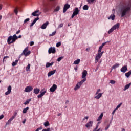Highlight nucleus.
I'll return each instance as SVG.
<instances>
[{
	"label": "nucleus",
	"mask_w": 131,
	"mask_h": 131,
	"mask_svg": "<svg viewBox=\"0 0 131 131\" xmlns=\"http://www.w3.org/2000/svg\"><path fill=\"white\" fill-rule=\"evenodd\" d=\"M97 62H99V59H97V58H95V63H97Z\"/></svg>",
	"instance_id": "69168bd1"
},
{
	"label": "nucleus",
	"mask_w": 131,
	"mask_h": 131,
	"mask_svg": "<svg viewBox=\"0 0 131 131\" xmlns=\"http://www.w3.org/2000/svg\"><path fill=\"white\" fill-rule=\"evenodd\" d=\"M32 90H33V88L32 87V86H27L25 89L24 92L25 93H30V92H31Z\"/></svg>",
	"instance_id": "423d86ee"
},
{
	"label": "nucleus",
	"mask_w": 131,
	"mask_h": 131,
	"mask_svg": "<svg viewBox=\"0 0 131 131\" xmlns=\"http://www.w3.org/2000/svg\"><path fill=\"white\" fill-rule=\"evenodd\" d=\"M55 73H56V70L51 71L48 73V77H50L52 76V75H54V74H55Z\"/></svg>",
	"instance_id": "2eb2a0df"
},
{
	"label": "nucleus",
	"mask_w": 131,
	"mask_h": 131,
	"mask_svg": "<svg viewBox=\"0 0 131 131\" xmlns=\"http://www.w3.org/2000/svg\"><path fill=\"white\" fill-rule=\"evenodd\" d=\"M85 81H86V79H83L81 81L78 82V84L81 86V85H82L83 83L85 82Z\"/></svg>",
	"instance_id": "393cba45"
},
{
	"label": "nucleus",
	"mask_w": 131,
	"mask_h": 131,
	"mask_svg": "<svg viewBox=\"0 0 131 131\" xmlns=\"http://www.w3.org/2000/svg\"><path fill=\"white\" fill-rule=\"evenodd\" d=\"M30 66H31V65L30 64V63H29L26 67V71H29L30 69Z\"/></svg>",
	"instance_id": "e433bc0d"
},
{
	"label": "nucleus",
	"mask_w": 131,
	"mask_h": 131,
	"mask_svg": "<svg viewBox=\"0 0 131 131\" xmlns=\"http://www.w3.org/2000/svg\"><path fill=\"white\" fill-rule=\"evenodd\" d=\"M109 127H110V124H108V125H107V126H106V127H105V130H107L109 128Z\"/></svg>",
	"instance_id": "864d4df0"
},
{
	"label": "nucleus",
	"mask_w": 131,
	"mask_h": 131,
	"mask_svg": "<svg viewBox=\"0 0 131 131\" xmlns=\"http://www.w3.org/2000/svg\"><path fill=\"white\" fill-rule=\"evenodd\" d=\"M84 119H89V116L85 117L84 119H83V120H84Z\"/></svg>",
	"instance_id": "0e129e2a"
},
{
	"label": "nucleus",
	"mask_w": 131,
	"mask_h": 131,
	"mask_svg": "<svg viewBox=\"0 0 131 131\" xmlns=\"http://www.w3.org/2000/svg\"><path fill=\"white\" fill-rule=\"evenodd\" d=\"M79 12H80V10H79L78 8L76 7V8H75L73 14L71 16L72 19H73V18H74L75 16L78 15V14H79Z\"/></svg>",
	"instance_id": "39448f33"
},
{
	"label": "nucleus",
	"mask_w": 131,
	"mask_h": 131,
	"mask_svg": "<svg viewBox=\"0 0 131 131\" xmlns=\"http://www.w3.org/2000/svg\"><path fill=\"white\" fill-rule=\"evenodd\" d=\"M31 101V98H30L29 99H27L26 102L24 103V105H27L28 104H29V102H30Z\"/></svg>",
	"instance_id": "f704fd0d"
},
{
	"label": "nucleus",
	"mask_w": 131,
	"mask_h": 131,
	"mask_svg": "<svg viewBox=\"0 0 131 131\" xmlns=\"http://www.w3.org/2000/svg\"><path fill=\"white\" fill-rule=\"evenodd\" d=\"M120 25V24L119 23H117L116 25H115L112 28H111V29H110L109 30V31H108V34H110V33H112V32H113V31H114V30H115L116 29H118V28H119V26Z\"/></svg>",
	"instance_id": "7ed1b4c3"
},
{
	"label": "nucleus",
	"mask_w": 131,
	"mask_h": 131,
	"mask_svg": "<svg viewBox=\"0 0 131 131\" xmlns=\"http://www.w3.org/2000/svg\"><path fill=\"white\" fill-rule=\"evenodd\" d=\"M40 14H41V12H39V10H36L32 13V16H34V17H38L39 16H40Z\"/></svg>",
	"instance_id": "6e6552de"
},
{
	"label": "nucleus",
	"mask_w": 131,
	"mask_h": 131,
	"mask_svg": "<svg viewBox=\"0 0 131 131\" xmlns=\"http://www.w3.org/2000/svg\"><path fill=\"white\" fill-rule=\"evenodd\" d=\"M14 13L16 14V15H18V9L17 8L14 9Z\"/></svg>",
	"instance_id": "09e8293b"
},
{
	"label": "nucleus",
	"mask_w": 131,
	"mask_h": 131,
	"mask_svg": "<svg viewBox=\"0 0 131 131\" xmlns=\"http://www.w3.org/2000/svg\"><path fill=\"white\" fill-rule=\"evenodd\" d=\"M121 105H122V103H120L119 105L117 106L116 109L117 110V109H118L119 108H120V107L121 106Z\"/></svg>",
	"instance_id": "79ce46f5"
},
{
	"label": "nucleus",
	"mask_w": 131,
	"mask_h": 131,
	"mask_svg": "<svg viewBox=\"0 0 131 131\" xmlns=\"http://www.w3.org/2000/svg\"><path fill=\"white\" fill-rule=\"evenodd\" d=\"M48 25H49V21H46L41 26L40 28H41V29H46Z\"/></svg>",
	"instance_id": "dca6fc26"
},
{
	"label": "nucleus",
	"mask_w": 131,
	"mask_h": 131,
	"mask_svg": "<svg viewBox=\"0 0 131 131\" xmlns=\"http://www.w3.org/2000/svg\"><path fill=\"white\" fill-rule=\"evenodd\" d=\"M103 95V93H99L96 96H95V99H96L97 100H99L101 97H102Z\"/></svg>",
	"instance_id": "412c9836"
},
{
	"label": "nucleus",
	"mask_w": 131,
	"mask_h": 131,
	"mask_svg": "<svg viewBox=\"0 0 131 131\" xmlns=\"http://www.w3.org/2000/svg\"><path fill=\"white\" fill-rule=\"evenodd\" d=\"M63 24H59V25L58 26V28H62V27L63 26Z\"/></svg>",
	"instance_id": "bf43d9fd"
},
{
	"label": "nucleus",
	"mask_w": 131,
	"mask_h": 131,
	"mask_svg": "<svg viewBox=\"0 0 131 131\" xmlns=\"http://www.w3.org/2000/svg\"><path fill=\"white\" fill-rule=\"evenodd\" d=\"M69 8H70V5L68 3L66 4L63 7V13H66V11L68 9H69Z\"/></svg>",
	"instance_id": "9d476101"
},
{
	"label": "nucleus",
	"mask_w": 131,
	"mask_h": 131,
	"mask_svg": "<svg viewBox=\"0 0 131 131\" xmlns=\"http://www.w3.org/2000/svg\"><path fill=\"white\" fill-rule=\"evenodd\" d=\"M53 65H54V62H53L51 63L47 62L46 63V68H49V67H50V66H53Z\"/></svg>",
	"instance_id": "5701e85b"
},
{
	"label": "nucleus",
	"mask_w": 131,
	"mask_h": 131,
	"mask_svg": "<svg viewBox=\"0 0 131 131\" xmlns=\"http://www.w3.org/2000/svg\"><path fill=\"white\" fill-rule=\"evenodd\" d=\"M116 110H117L116 108L113 110V111L112 112V115H114V113H115Z\"/></svg>",
	"instance_id": "13d9d810"
},
{
	"label": "nucleus",
	"mask_w": 131,
	"mask_h": 131,
	"mask_svg": "<svg viewBox=\"0 0 131 131\" xmlns=\"http://www.w3.org/2000/svg\"><path fill=\"white\" fill-rule=\"evenodd\" d=\"M94 124V121H89L88 123H86L85 125L86 127L88 129H90L92 126H93V124Z\"/></svg>",
	"instance_id": "0eeeda50"
},
{
	"label": "nucleus",
	"mask_w": 131,
	"mask_h": 131,
	"mask_svg": "<svg viewBox=\"0 0 131 131\" xmlns=\"http://www.w3.org/2000/svg\"><path fill=\"white\" fill-rule=\"evenodd\" d=\"M101 57H102V54H100V52H98V54L96 55L95 59H96V60H100Z\"/></svg>",
	"instance_id": "aec40b11"
},
{
	"label": "nucleus",
	"mask_w": 131,
	"mask_h": 131,
	"mask_svg": "<svg viewBox=\"0 0 131 131\" xmlns=\"http://www.w3.org/2000/svg\"><path fill=\"white\" fill-rule=\"evenodd\" d=\"M49 54H55L56 53V48L50 47L48 50Z\"/></svg>",
	"instance_id": "1a4fd4ad"
},
{
	"label": "nucleus",
	"mask_w": 131,
	"mask_h": 131,
	"mask_svg": "<svg viewBox=\"0 0 131 131\" xmlns=\"http://www.w3.org/2000/svg\"><path fill=\"white\" fill-rule=\"evenodd\" d=\"M4 118V115H2L1 116H0V120L1 119H3Z\"/></svg>",
	"instance_id": "e2e57ef3"
},
{
	"label": "nucleus",
	"mask_w": 131,
	"mask_h": 131,
	"mask_svg": "<svg viewBox=\"0 0 131 131\" xmlns=\"http://www.w3.org/2000/svg\"><path fill=\"white\" fill-rule=\"evenodd\" d=\"M14 120V119L10 118L9 120L6 122V125H9V124H11V122Z\"/></svg>",
	"instance_id": "a878e982"
},
{
	"label": "nucleus",
	"mask_w": 131,
	"mask_h": 131,
	"mask_svg": "<svg viewBox=\"0 0 131 131\" xmlns=\"http://www.w3.org/2000/svg\"><path fill=\"white\" fill-rule=\"evenodd\" d=\"M85 81H86V79H83L81 81L78 82V84L81 86V85H82L83 83L85 82Z\"/></svg>",
	"instance_id": "b1692460"
},
{
	"label": "nucleus",
	"mask_w": 131,
	"mask_h": 131,
	"mask_svg": "<svg viewBox=\"0 0 131 131\" xmlns=\"http://www.w3.org/2000/svg\"><path fill=\"white\" fill-rule=\"evenodd\" d=\"M87 2L89 4H91V3H93V2H95V0H87Z\"/></svg>",
	"instance_id": "de8ad7c7"
},
{
	"label": "nucleus",
	"mask_w": 131,
	"mask_h": 131,
	"mask_svg": "<svg viewBox=\"0 0 131 131\" xmlns=\"http://www.w3.org/2000/svg\"><path fill=\"white\" fill-rule=\"evenodd\" d=\"M98 127H99V125H97L96 127L93 129V131H96L98 129Z\"/></svg>",
	"instance_id": "603ef678"
},
{
	"label": "nucleus",
	"mask_w": 131,
	"mask_h": 131,
	"mask_svg": "<svg viewBox=\"0 0 131 131\" xmlns=\"http://www.w3.org/2000/svg\"><path fill=\"white\" fill-rule=\"evenodd\" d=\"M57 88H58V86H57V85L54 84L52 85V86L51 88H50V92L54 93V92H55V91H56V90H57Z\"/></svg>",
	"instance_id": "9b49d317"
},
{
	"label": "nucleus",
	"mask_w": 131,
	"mask_h": 131,
	"mask_svg": "<svg viewBox=\"0 0 131 131\" xmlns=\"http://www.w3.org/2000/svg\"><path fill=\"white\" fill-rule=\"evenodd\" d=\"M119 63H115L112 67V69H116V68L119 67Z\"/></svg>",
	"instance_id": "c85d7f7f"
},
{
	"label": "nucleus",
	"mask_w": 131,
	"mask_h": 131,
	"mask_svg": "<svg viewBox=\"0 0 131 131\" xmlns=\"http://www.w3.org/2000/svg\"><path fill=\"white\" fill-rule=\"evenodd\" d=\"M60 8L61 7H60L59 6H58L57 7H56L55 9H54L53 12L55 13L56 12H59V11H60Z\"/></svg>",
	"instance_id": "cd10ccee"
},
{
	"label": "nucleus",
	"mask_w": 131,
	"mask_h": 131,
	"mask_svg": "<svg viewBox=\"0 0 131 131\" xmlns=\"http://www.w3.org/2000/svg\"><path fill=\"white\" fill-rule=\"evenodd\" d=\"M99 54H101V56H103V54H104V51H101V52H99Z\"/></svg>",
	"instance_id": "338daca9"
},
{
	"label": "nucleus",
	"mask_w": 131,
	"mask_h": 131,
	"mask_svg": "<svg viewBox=\"0 0 131 131\" xmlns=\"http://www.w3.org/2000/svg\"><path fill=\"white\" fill-rule=\"evenodd\" d=\"M125 76L126 77H129V76H130L131 75V70H130L129 72H128L127 73H125Z\"/></svg>",
	"instance_id": "2f4dec72"
},
{
	"label": "nucleus",
	"mask_w": 131,
	"mask_h": 131,
	"mask_svg": "<svg viewBox=\"0 0 131 131\" xmlns=\"http://www.w3.org/2000/svg\"><path fill=\"white\" fill-rule=\"evenodd\" d=\"M54 2H50L48 4V7L49 8H50V9H52L54 8Z\"/></svg>",
	"instance_id": "bb28decb"
},
{
	"label": "nucleus",
	"mask_w": 131,
	"mask_h": 131,
	"mask_svg": "<svg viewBox=\"0 0 131 131\" xmlns=\"http://www.w3.org/2000/svg\"><path fill=\"white\" fill-rule=\"evenodd\" d=\"M50 128H48L47 129H43L42 131H50Z\"/></svg>",
	"instance_id": "6e6d98bb"
},
{
	"label": "nucleus",
	"mask_w": 131,
	"mask_h": 131,
	"mask_svg": "<svg viewBox=\"0 0 131 131\" xmlns=\"http://www.w3.org/2000/svg\"><path fill=\"white\" fill-rule=\"evenodd\" d=\"M46 93H47V91H44V92H41V95H42V96H45V94H46Z\"/></svg>",
	"instance_id": "3c124183"
},
{
	"label": "nucleus",
	"mask_w": 131,
	"mask_h": 131,
	"mask_svg": "<svg viewBox=\"0 0 131 131\" xmlns=\"http://www.w3.org/2000/svg\"><path fill=\"white\" fill-rule=\"evenodd\" d=\"M83 10H89V6H88V5H85L83 7Z\"/></svg>",
	"instance_id": "58836bf2"
},
{
	"label": "nucleus",
	"mask_w": 131,
	"mask_h": 131,
	"mask_svg": "<svg viewBox=\"0 0 131 131\" xmlns=\"http://www.w3.org/2000/svg\"><path fill=\"white\" fill-rule=\"evenodd\" d=\"M126 71H127V66H123L121 69V72L125 73Z\"/></svg>",
	"instance_id": "ddd939ff"
},
{
	"label": "nucleus",
	"mask_w": 131,
	"mask_h": 131,
	"mask_svg": "<svg viewBox=\"0 0 131 131\" xmlns=\"http://www.w3.org/2000/svg\"><path fill=\"white\" fill-rule=\"evenodd\" d=\"M74 69L76 71H77V67H75Z\"/></svg>",
	"instance_id": "774afa93"
},
{
	"label": "nucleus",
	"mask_w": 131,
	"mask_h": 131,
	"mask_svg": "<svg viewBox=\"0 0 131 131\" xmlns=\"http://www.w3.org/2000/svg\"><path fill=\"white\" fill-rule=\"evenodd\" d=\"M30 20V19L29 18H26L25 20H24V23H26L27 22H29V21Z\"/></svg>",
	"instance_id": "a18cd8bd"
},
{
	"label": "nucleus",
	"mask_w": 131,
	"mask_h": 131,
	"mask_svg": "<svg viewBox=\"0 0 131 131\" xmlns=\"http://www.w3.org/2000/svg\"><path fill=\"white\" fill-rule=\"evenodd\" d=\"M19 62V60H16L14 62L12 63V66H16L17 65V63Z\"/></svg>",
	"instance_id": "c9c22d12"
},
{
	"label": "nucleus",
	"mask_w": 131,
	"mask_h": 131,
	"mask_svg": "<svg viewBox=\"0 0 131 131\" xmlns=\"http://www.w3.org/2000/svg\"><path fill=\"white\" fill-rule=\"evenodd\" d=\"M86 75H88V71H86V70H84L82 72V78L83 79H85Z\"/></svg>",
	"instance_id": "f3484780"
},
{
	"label": "nucleus",
	"mask_w": 131,
	"mask_h": 131,
	"mask_svg": "<svg viewBox=\"0 0 131 131\" xmlns=\"http://www.w3.org/2000/svg\"><path fill=\"white\" fill-rule=\"evenodd\" d=\"M20 32H21V30H18V31L16 32V34H19V33H20Z\"/></svg>",
	"instance_id": "680f3d73"
},
{
	"label": "nucleus",
	"mask_w": 131,
	"mask_h": 131,
	"mask_svg": "<svg viewBox=\"0 0 131 131\" xmlns=\"http://www.w3.org/2000/svg\"><path fill=\"white\" fill-rule=\"evenodd\" d=\"M22 36L19 35L18 36H17V35L14 34L13 36H10L7 39V42L8 45H11V43H14L15 42L18 38H21Z\"/></svg>",
	"instance_id": "f257e3e1"
},
{
	"label": "nucleus",
	"mask_w": 131,
	"mask_h": 131,
	"mask_svg": "<svg viewBox=\"0 0 131 131\" xmlns=\"http://www.w3.org/2000/svg\"><path fill=\"white\" fill-rule=\"evenodd\" d=\"M79 63H80V59H78L74 61V64H75V65H78V64H79Z\"/></svg>",
	"instance_id": "c756f323"
},
{
	"label": "nucleus",
	"mask_w": 131,
	"mask_h": 131,
	"mask_svg": "<svg viewBox=\"0 0 131 131\" xmlns=\"http://www.w3.org/2000/svg\"><path fill=\"white\" fill-rule=\"evenodd\" d=\"M38 20H39V17H37V18H35L34 20H33V21L31 23L30 27H32V26H33L34 25V24H35V23H36V22Z\"/></svg>",
	"instance_id": "a211bd4d"
},
{
	"label": "nucleus",
	"mask_w": 131,
	"mask_h": 131,
	"mask_svg": "<svg viewBox=\"0 0 131 131\" xmlns=\"http://www.w3.org/2000/svg\"><path fill=\"white\" fill-rule=\"evenodd\" d=\"M29 110V107H27L26 108H24L23 110V113H24V114L27 113V111Z\"/></svg>",
	"instance_id": "72a5a7b5"
},
{
	"label": "nucleus",
	"mask_w": 131,
	"mask_h": 131,
	"mask_svg": "<svg viewBox=\"0 0 131 131\" xmlns=\"http://www.w3.org/2000/svg\"><path fill=\"white\" fill-rule=\"evenodd\" d=\"M17 114H18V112H14V114H13V116H12V119H15V118H16V116H17Z\"/></svg>",
	"instance_id": "7c9ffc66"
},
{
	"label": "nucleus",
	"mask_w": 131,
	"mask_h": 131,
	"mask_svg": "<svg viewBox=\"0 0 131 131\" xmlns=\"http://www.w3.org/2000/svg\"><path fill=\"white\" fill-rule=\"evenodd\" d=\"M31 54V51H28V47H26L22 52V55H24L25 57L29 56Z\"/></svg>",
	"instance_id": "20e7f679"
},
{
	"label": "nucleus",
	"mask_w": 131,
	"mask_h": 131,
	"mask_svg": "<svg viewBox=\"0 0 131 131\" xmlns=\"http://www.w3.org/2000/svg\"><path fill=\"white\" fill-rule=\"evenodd\" d=\"M62 59H63V57H59L58 59H57V62H60Z\"/></svg>",
	"instance_id": "49530a36"
},
{
	"label": "nucleus",
	"mask_w": 131,
	"mask_h": 131,
	"mask_svg": "<svg viewBox=\"0 0 131 131\" xmlns=\"http://www.w3.org/2000/svg\"><path fill=\"white\" fill-rule=\"evenodd\" d=\"M115 82H116L115 81L113 80H111L110 83H111V84H115Z\"/></svg>",
	"instance_id": "37998d69"
},
{
	"label": "nucleus",
	"mask_w": 131,
	"mask_h": 131,
	"mask_svg": "<svg viewBox=\"0 0 131 131\" xmlns=\"http://www.w3.org/2000/svg\"><path fill=\"white\" fill-rule=\"evenodd\" d=\"M50 125V123H49V121H46L44 123V126L47 127V126H49Z\"/></svg>",
	"instance_id": "4c0bfd02"
},
{
	"label": "nucleus",
	"mask_w": 131,
	"mask_h": 131,
	"mask_svg": "<svg viewBox=\"0 0 131 131\" xmlns=\"http://www.w3.org/2000/svg\"><path fill=\"white\" fill-rule=\"evenodd\" d=\"M103 116H104V114L102 113L97 119V121H101L102 120V118H103Z\"/></svg>",
	"instance_id": "4be33fe9"
},
{
	"label": "nucleus",
	"mask_w": 131,
	"mask_h": 131,
	"mask_svg": "<svg viewBox=\"0 0 131 131\" xmlns=\"http://www.w3.org/2000/svg\"><path fill=\"white\" fill-rule=\"evenodd\" d=\"M130 12V7L128 6H123L121 8L120 13L121 15V17H124V16L127 15V14H129Z\"/></svg>",
	"instance_id": "f03ea898"
},
{
	"label": "nucleus",
	"mask_w": 131,
	"mask_h": 131,
	"mask_svg": "<svg viewBox=\"0 0 131 131\" xmlns=\"http://www.w3.org/2000/svg\"><path fill=\"white\" fill-rule=\"evenodd\" d=\"M37 97H38V99H39V98H41L42 97H43V95H42L41 94V93H40L39 95H38L37 96Z\"/></svg>",
	"instance_id": "4d7b16f0"
},
{
	"label": "nucleus",
	"mask_w": 131,
	"mask_h": 131,
	"mask_svg": "<svg viewBox=\"0 0 131 131\" xmlns=\"http://www.w3.org/2000/svg\"><path fill=\"white\" fill-rule=\"evenodd\" d=\"M100 92H101V89H98L95 95H98Z\"/></svg>",
	"instance_id": "8fccbe9b"
},
{
	"label": "nucleus",
	"mask_w": 131,
	"mask_h": 131,
	"mask_svg": "<svg viewBox=\"0 0 131 131\" xmlns=\"http://www.w3.org/2000/svg\"><path fill=\"white\" fill-rule=\"evenodd\" d=\"M55 34H56V31L53 32L52 33V34H50L49 35V36H54V35H55Z\"/></svg>",
	"instance_id": "a19ab883"
},
{
	"label": "nucleus",
	"mask_w": 131,
	"mask_h": 131,
	"mask_svg": "<svg viewBox=\"0 0 131 131\" xmlns=\"http://www.w3.org/2000/svg\"><path fill=\"white\" fill-rule=\"evenodd\" d=\"M80 86L78 84V83H77V84H76V86L74 88V90L75 91H77L78 90V89H80Z\"/></svg>",
	"instance_id": "473e14b6"
},
{
	"label": "nucleus",
	"mask_w": 131,
	"mask_h": 131,
	"mask_svg": "<svg viewBox=\"0 0 131 131\" xmlns=\"http://www.w3.org/2000/svg\"><path fill=\"white\" fill-rule=\"evenodd\" d=\"M34 45V42L31 41L30 42V46H33Z\"/></svg>",
	"instance_id": "052dcab7"
},
{
	"label": "nucleus",
	"mask_w": 131,
	"mask_h": 131,
	"mask_svg": "<svg viewBox=\"0 0 131 131\" xmlns=\"http://www.w3.org/2000/svg\"><path fill=\"white\" fill-rule=\"evenodd\" d=\"M112 16V17H111ZM111 19L113 21V20H114L115 19V15H114V16H112L111 15Z\"/></svg>",
	"instance_id": "5fc2aeb1"
},
{
	"label": "nucleus",
	"mask_w": 131,
	"mask_h": 131,
	"mask_svg": "<svg viewBox=\"0 0 131 131\" xmlns=\"http://www.w3.org/2000/svg\"><path fill=\"white\" fill-rule=\"evenodd\" d=\"M61 46V42H58L56 43V47L57 48H59V47H60Z\"/></svg>",
	"instance_id": "c03bdc74"
},
{
	"label": "nucleus",
	"mask_w": 131,
	"mask_h": 131,
	"mask_svg": "<svg viewBox=\"0 0 131 131\" xmlns=\"http://www.w3.org/2000/svg\"><path fill=\"white\" fill-rule=\"evenodd\" d=\"M8 91L5 92V95L8 96V95L11 94V92H12V86L9 85L7 88Z\"/></svg>",
	"instance_id": "f8f14e48"
},
{
	"label": "nucleus",
	"mask_w": 131,
	"mask_h": 131,
	"mask_svg": "<svg viewBox=\"0 0 131 131\" xmlns=\"http://www.w3.org/2000/svg\"><path fill=\"white\" fill-rule=\"evenodd\" d=\"M39 92H40V90L38 88H36L34 89V93L35 95H38L39 94Z\"/></svg>",
	"instance_id": "6ab92c4d"
},
{
	"label": "nucleus",
	"mask_w": 131,
	"mask_h": 131,
	"mask_svg": "<svg viewBox=\"0 0 131 131\" xmlns=\"http://www.w3.org/2000/svg\"><path fill=\"white\" fill-rule=\"evenodd\" d=\"M107 43V42H105L103 43L101 46L99 47V50H98V53H101L102 52V50L103 49V48H104V46Z\"/></svg>",
	"instance_id": "4468645a"
},
{
	"label": "nucleus",
	"mask_w": 131,
	"mask_h": 131,
	"mask_svg": "<svg viewBox=\"0 0 131 131\" xmlns=\"http://www.w3.org/2000/svg\"><path fill=\"white\" fill-rule=\"evenodd\" d=\"M9 58V56H5L3 58V62H6V60Z\"/></svg>",
	"instance_id": "ea45409f"
}]
</instances>
